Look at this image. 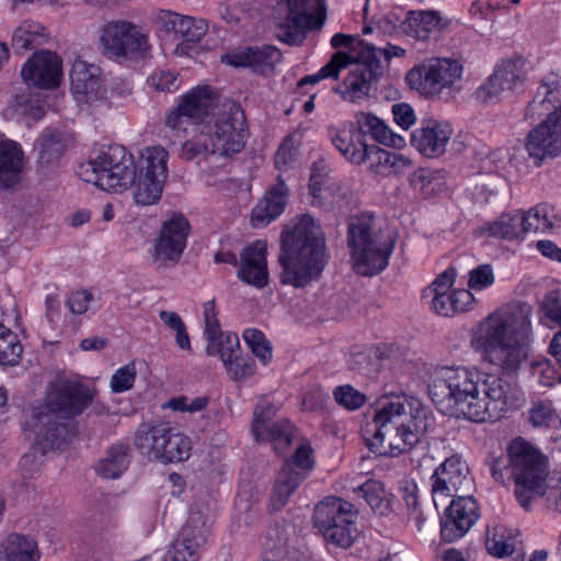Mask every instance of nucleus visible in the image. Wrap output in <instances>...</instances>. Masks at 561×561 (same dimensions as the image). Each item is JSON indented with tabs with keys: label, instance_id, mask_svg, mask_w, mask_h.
I'll return each instance as SVG.
<instances>
[{
	"label": "nucleus",
	"instance_id": "obj_52",
	"mask_svg": "<svg viewBox=\"0 0 561 561\" xmlns=\"http://www.w3.org/2000/svg\"><path fill=\"white\" fill-rule=\"evenodd\" d=\"M160 319L165 325L175 332L176 345L183 351H191V340L186 325L180 314L175 311H161Z\"/></svg>",
	"mask_w": 561,
	"mask_h": 561
},
{
	"label": "nucleus",
	"instance_id": "obj_35",
	"mask_svg": "<svg viewBox=\"0 0 561 561\" xmlns=\"http://www.w3.org/2000/svg\"><path fill=\"white\" fill-rule=\"evenodd\" d=\"M46 28L33 20L23 21L13 32L11 46L15 54L24 55L47 42Z\"/></svg>",
	"mask_w": 561,
	"mask_h": 561
},
{
	"label": "nucleus",
	"instance_id": "obj_2",
	"mask_svg": "<svg viewBox=\"0 0 561 561\" xmlns=\"http://www.w3.org/2000/svg\"><path fill=\"white\" fill-rule=\"evenodd\" d=\"M90 387L77 380L51 381L44 397L23 411L21 431L31 440L33 456L42 457L65 449L76 435L66 422L81 415L93 402Z\"/></svg>",
	"mask_w": 561,
	"mask_h": 561
},
{
	"label": "nucleus",
	"instance_id": "obj_28",
	"mask_svg": "<svg viewBox=\"0 0 561 561\" xmlns=\"http://www.w3.org/2000/svg\"><path fill=\"white\" fill-rule=\"evenodd\" d=\"M175 427L169 422L141 423L135 434V447L148 458L160 460V454L165 453Z\"/></svg>",
	"mask_w": 561,
	"mask_h": 561
},
{
	"label": "nucleus",
	"instance_id": "obj_6",
	"mask_svg": "<svg viewBox=\"0 0 561 561\" xmlns=\"http://www.w3.org/2000/svg\"><path fill=\"white\" fill-rule=\"evenodd\" d=\"M490 472L496 482H514L515 497L527 511L535 499L546 493V457L524 438L513 439L505 456L493 458Z\"/></svg>",
	"mask_w": 561,
	"mask_h": 561
},
{
	"label": "nucleus",
	"instance_id": "obj_17",
	"mask_svg": "<svg viewBox=\"0 0 561 561\" xmlns=\"http://www.w3.org/2000/svg\"><path fill=\"white\" fill-rule=\"evenodd\" d=\"M450 497L451 501L439 516L440 539L446 543L463 538L481 516L480 505L472 495Z\"/></svg>",
	"mask_w": 561,
	"mask_h": 561
},
{
	"label": "nucleus",
	"instance_id": "obj_1",
	"mask_svg": "<svg viewBox=\"0 0 561 561\" xmlns=\"http://www.w3.org/2000/svg\"><path fill=\"white\" fill-rule=\"evenodd\" d=\"M530 307L517 305L490 313L472 330L470 345L481 359L503 376L466 366L434 370L428 396L440 410L476 423L500 420L516 400L515 376L527 359L533 337Z\"/></svg>",
	"mask_w": 561,
	"mask_h": 561
},
{
	"label": "nucleus",
	"instance_id": "obj_57",
	"mask_svg": "<svg viewBox=\"0 0 561 561\" xmlns=\"http://www.w3.org/2000/svg\"><path fill=\"white\" fill-rule=\"evenodd\" d=\"M277 413V407L268 401H260L254 411L251 423L252 435H262V430L270 426Z\"/></svg>",
	"mask_w": 561,
	"mask_h": 561
},
{
	"label": "nucleus",
	"instance_id": "obj_37",
	"mask_svg": "<svg viewBox=\"0 0 561 561\" xmlns=\"http://www.w3.org/2000/svg\"><path fill=\"white\" fill-rule=\"evenodd\" d=\"M37 163L42 169H50L58 164L66 151V144L57 133L45 131L37 140Z\"/></svg>",
	"mask_w": 561,
	"mask_h": 561
},
{
	"label": "nucleus",
	"instance_id": "obj_4",
	"mask_svg": "<svg viewBox=\"0 0 561 561\" xmlns=\"http://www.w3.org/2000/svg\"><path fill=\"white\" fill-rule=\"evenodd\" d=\"M427 428L426 410H413L397 397L376 411L374 419L362 428V437L376 456L397 457L414 448Z\"/></svg>",
	"mask_w": 561,
	"mask_h": 561
},
{
	"label": "nucleus",
	"instance_id": "obj_8",
	"mask_svg": "<svg viewBox=\"0 0 561 561\" xmlns=\"http://www.w3.org/2000/svg\"><path fill=\"white\" fill-rule=\"evenodd\" d=\"M328 136L343 158L348 157L346 151L363 150L364 146L383 145L402 149L407 144L404 137L393 133L380 117L364 111L355 113L353 121L329 126Z\"/></svg>",
	"mask_w": 561,
	"mask_h": 561
},
{
	"label": "nucleus",
	"instance_id": "obj_42",
	"mask_svg": "<svg viewBox=\"0 0 561 561\" xmlns=\"http://www.w3.org/2000/svg\"><path fill=\"white\" fill-rule=\"evenodd\" d=\"M350 64L351 57L347 53L336 51L316 73L301 78L297 83V90L301 91L306 85H313L328 78L337 79L340 71L346 68Z\"/></svg>",
	"mask_w": 561,
	"mask_h": 561
},
{
	"label": "nucleus",
	"instance_id": "obj_31",
	"mask_svg": "<svg viewBox=\"0 0 561 561\" xmlns=\"http://www.w3.org/2000/svg\"><path fill=\"white\" fill-rule=\"evenodd\" d=\"M354 493L365 500L375 515L389 516L393 512L394 495L387 491L382 481L368 479L354 488Z\"/></svg>",
	"mask_w": 561,
	"mask_h": 561
},
{
	"label": "nucleus",
	"instance_id": "obj_11",
	"mask_svg": "<svg viewBox=\"0 0 561 561\" xmlns=\"http://www.w3.org/2000/svg\"><path fill=\"white\" fill-rule=\"evenodd\" d=\"M286 13L277 25V39L300 46L308 35L323 27L328 16L325 0H284Z\"/></svg>",
	"mask_w": 561,
	"mask_h": 561
},
{
	"label": "nucleus",
	"instance_id": "obj_34",
	"mask_svg": "<svg viewBox=\"0 0 561 561\" xmlns=\"http://www.w3.org/2000/svg\"><path fill=\"white\" fill-rule=\"evenodd\" d=\"M476 299L466 288H455L445 295L434 296L431 300L432 310L443 317H454L457 313L472 309Z\"/></svg>",
	"mask_w": 561,
	"mask_h": 561
},
{
	"label": "nucleus",
	"instance_id": "obj_45",
	"mask_svg": "<svg viewBox=\"0 0 561 561\" xmlns=\"http://www.w3.org/2000/svg\"><path fill=\"white\" fill-rule=\"evenodd\" d=\"M242 337L252 354L257 357L263 366H266L272 362V343L266 339L265 334L261 330L256 328L245 329L242 333Z\"/></svg>",
	"mask_w": 561,
	"mask_h": 561
},
{
	"label": "nucleus",
	"instance_id": "obj_24",
	"mask_svg": "<svg viewBox=\"0 0 561 561\" xmlns=\"http://www.w3.org/2000/svg\"><path fill=\"white\" fill-rule=\"evenodd\" d=\"M21 76L28 87L55 89L61 82V58L50 50L34 53L23 65Z\"/></svg>",
	"mask_w": 561,
	"mask_h": 561
},
{
	"label": "nucleus",
	"instance_id": "obj_18",
	"mask_svg": "<svg viewBox=\"0 0 561 561\" xmlns=\"http://www.w3.org/2000/svg\"><path fill=\"white\" fill-rule=\"evenodd\" d=\"M211 523L199 511H191L180 531V537L171 543L164 554V561H198V550L207 542Z\"/></svg>",
	"mask_w": 561,
	"mask_h": 561
},
{
	"label": "nucleus",
	"instance_id": "obj_5",
	"mask_svg": "<svg viewBox=\"0 0 561 561\" xmlns=\"http://www.w3.org/2000/svg\"><path fill=\"white\" fill-rule=\"evenodd\" d=\"M325 238L310 215H304L280 234V283L305 288L320 279L329 262Z\"/></svg>",
	"mask_w": 561,
	"mask_h": 561
},
{
	"label": "nucleus",
	"instance_id": "obj_58",
	"mask_svg": "<svg viewBox=\"0 0 561 561\" xmlns=\"http://www.w3.org/2000/svg\"><path fill=\"white\" fill-rule=\"evenodd\" d=\"M137 371L134 363L119 367L110 381L112 392L122 393L130 390L136 381Z\"/></svg>",
	"mask_w": 561,
	"mask_h": 561
},
{
	"label": "nucleus",
	"instance_id": "obj_12",
	"mask_svg": "<svg viewBox=\"0 0 561 561\" xmlns=\"http://www.w3.org/2000/svg\"><path fill=\"white\" fill-rule=\"evenodd\" d=\"M217 100V92L208 84L191 88L165 113L164 127L175 135L185 134L190 125L198 126L209 117Z\"/></svg>",
	"mask_w": 561,
	"mask_h": 561
},
{
	"label": "nucleus",
	"instance_id": "obj_44",
	"mask_svg": "<svg viewBox=\"0 0 561 561\" xmlns=\"http://www.w3.org/2000/svg\"><path fill=\"white\" fill-rule=\"evenodd\" d=\"M529 422L535 427L549 430L561 428V416L557 412L551 400H538L529 410Z\"/></svg>",
	"mask_w": 561,
	"mask_h": 561
},
{
	"label": "nucleus",
	"instance_id": "obj_43",
	"mask_svg": "<svg viewBox=\"0 0 561 561\" xmlns=\"http://www.w3.org/2000/svg\"><path fill=\"white\" fill-rule=\"evenodd\" d=\"M519 218L525 236L529 232L545 233L553 227L550 210L546 204H538L527 211L519 210Z\"/></svg>",
	"mask_w": 561,
	"mask_h": 561
},
{
	"label": "nucleus",
	"instance_id": "obj_20",
	"mask_svg": "<svg viewBox=\"0 0 561 561\" xmlns=\"http://www.w3.org/2000/svg\"><path fill=\"white\" fill-rule=\"evenodd\" d=\"M191 224L181 213H174L160 227L153 244L152 259L154 263H178L187 245Z\"/></svg>",
	"mask_w": 561,
	"mask_h": 561
},
{
	"label": "nucleus",
	"instance_id": "obj_33",
	"mask_svg": "<svg viewBox=\"0 0 561 561\" xmlns=\"http://www.w3.org/2000/svg\"><path fill=\"white\" fill-rule=\"evenodd\" d=\"M37 542L21 534H10L0 545V561H39Z\"/></svg>",
	"mask_w": 561,
	"mask_h": 561
},
{
	"label": "nucleus",
	"instance_id": "obj_16",
	"mask_svg": "<svg viewBox=\"0 0 561 561\" xmlns=\"http://www.w3.org/2000/svg\"><path fill=\"white\" fill-rule=\"evenodd\" d=\"M382 51L371 44H363L356 64L342 82L343 99L357 102L369 95L374 85L380 80L383 69Z\"/></svg>",
	"mask_w": 561,
	"mask_h": 561
},
{
	"label": "nucleus",
	"instance_id": "obj_50",
	"mask_svg": "<svg viewBox=\"0 0 561 561\" xmlns=\"http://www.w3.org/2000/svg\"><path fill=\"white\" fill-rule=\"evenodd\" d=\"M399 494L405 505L409 517L420 522L423 512L421 507L420 489L415 480L404 479L400 481Z\"/></svg>",
	"mask_w": 561,
	"mask_h": 561
},
{
	"label": "nucleus",
	"instance_id": "obj_7",
	"mask_svg": "<svg viewBox=\"0 0 561 561\" xmlns=\"http://www.w3.org/2000/svg\"><path fill=\"white\" fill-rule=\"evenodd\" d=\"M346 239L353 270L358 275L375 276L389 266L396 238L377 226L374 213L363 211L352 217Z\"/></svg>",
	"mask_w": 561,
	"mask_h": 561
},
{
	"label": "nucleus",
	"instance_id": "obj_53",
	"mask_svg": "<svg viewBox=\"0 0 561 561\" xmlns=\"http://www.w3.org/2000/svg\"><path fill=\"white\" fill-rule=\"evenodd\" d=\"M336 403L348 411L362 408L366 402V396L351 385L337 386L333 390Z\"/></svg>",
	"mask_w": 561,
	"mask_h": 561
},
{
	"label": "nucleus",
	"instance_id": "obj_59",
	"mask_svg": "<svg viewBox=\"0 0 561 561\" xmlns=\"http://www.w3.org/2000/svg\"><path fill=\"white\" fill-rule=\"evenodd\" d=\"M329 168L324 159L314 161L310 169L308 188L313 198L320 197V194L327 184Z\"/></svg>",
	"mask_w": 561,
	"mask_h": 561
},
{
	"label": "nucleus",
	"instance_id": "obj_51",
	"mask_svg": "<svg viewBox=\"0 0 561 561\" xmlns=\"http://www.w3.org/2000/svg\"><path fill=\"white\" fill-rule=\"evenodd\" d=\"M229 377L234 381H243L255 374L256 365L250 355H236L225 365Z\"/></svg>",
	"mask_w": 561,
	"mask_h": 561
},
{
	"label": "nucleus",
	"instance_id": "obj_56",
	"mask_svg": "<svg viewBox=\"0 0 561 561\" xmlns=\"http://www.w3.org/2000/svg\"><path fill=\"white\" fill-rule=\"evenodd\" d=\"M561 98V80L556 73H549L542 80L537 89L535 101L539 103L553 104L559 102Z\"/></svg>",
	"mask_w": 561,
	"mask_h": 561
},
{
	"label": "nucleus",
	"instance_id": "obj_3",
	"mask_svg": "<svg viewBox=\"0 0 561 561\" xmlns=\"http://www.w3.org/2000/svg\"><path fill=\"white\" fill-rule=\"evenodd\" d=\"M168 159L163 147L148 148L145 167L137 176L134 156L126 147L114 144L80 163L77 174L82 181L106 192H122L135 184V202L152 205L161 198L168 176Z\"/></svg>",
	"mask_w": 561,
	"mask_h": 561
},
{
	"label": "nucleus",
	"instance_id": "obj_55",
	"mask_svg": "<svg viewBox=\"0 0 561 561\" xmlns=\"http://www.w3.org/2000/svg\"><path fill=\"white\" fill-rule=\"evenodd\" d=\"M207 32V23L203 19H195L183 15L181 26L179 28L178 39L184 43H198Z\"/></svg>",
	"mask_w": 561,
	"mask_h": 561
},
{
	"label": "nucleus",
	"instance_id": "obj_62",
	"mask_svg": "<svg viewBox=\"0 0 561 561\" xmlns=\"http://www.w3.org/2000/svg\"><path fill=\"white\" fill-rule=\"evenodd\" d=\"M298 148L295 146L293 136H286L278 146L274 163L277 170H287L296 159Z\"/></svg>",
	"mask_w": 561,
	"mask_h": 561
},
{
	"label": "nucleus",
	"instance_id": "obj_9",
	"mask_svg": "<svg viewBox=\"0 0 561 561\" xmlns=\"http://www.w3.org/2000/svg\"><path fill=\"white\" fill-rule=\"evenodd\" d=\"M358 511L337 496H327L314 507L313 524L324 539L336 547L348 548L358 535Z\"/></svg>",
	"mask_w": 561,
	"mask_h": 561
},
{
	"label": "nucleus",
	"instance_id": "obj_30",
	"mask_svg": "<svg viewBox=\"0 0 561 561\" xmlns=\"http://www.w3.org/2000/svg\"><path fill=\"white\" fill-rule=\"evenodd\" d=\"M24 156L22 147L14 140L0 141V187L12 188L22 176Z\"/></svg>",
	"mask_w": 561,
	"mask_h": 561
},
{
	"label": "nucleus",
	"instance_id": "obj_36",
	"mask_svg": "<svg viewBox=\"0 0 561 561\" xmlns=\"http://www.w3.org/2000/svg\"><path fill=\"white\" fill-rule=\"evenodd\" d=\"M295 425L287 419L278 420L262 430V435H253L256 443L270 444L277 455L286 451L293 444Z\"/></svg>",
	"mask_w": 561,
	"mask_h": 561
},
{
	"label": "nucleus",
	"instance_id": "obj_22",
	"mask_svg": "<svg viewBox=\"0 0 561 561\" xmlns=\"http://www.w3.org/2000/svg\"><path fill=\"white\" fill-rule=\"evenodd\" d=\"M362 149L346 151L348 157L344 159L355 165L366 164L369 172L380 178L399 175L412 165L409 157L388 151L379 146H364Z\"/></svg>",
	"mask_w": 561,
	"mask_h": 561
},
{
	"label": "nucleus",
	"instance_id": "obj_64",
	"mask_svg": "<svg viewBox=\"0 0 561 561\" xmlns=\"http://www.w3.org/2000/svg\"><path fill=\"white\" fill-rule=\"evenodd\" d=\"M93 299L94 297L90 290L79 289L69 295L66 305L72 314L81 316L89 310Z\"/></svg>",
	"mask_w": 561,
	"mask_h": 561
},
{
	"label": "nucleus",
	"instance_id": "obj_29",
	"mask_svg": "<svg viewBox=\"0 0 561 561\" xmlns=\"http://www.w3.org/2000/svg\"><path fill=\"white\" fill-rule=\"evenodd\" d=\"M288 187L282 176L271 186L251 211V225L265 227L279 217L287 204Z\"/></svg>",
	"mask_w": 561,
	"mask_h": 561
},
{
	"label": "nucleus",
	"instance_id": "obj_54",
	"mask_svg": "<svg viewBox=\"0 0 561 561\" xmlns=\"http://www.w3.org/2000/svg\"><path fill=\"white\" fill-rule=\"evenodd\" d=\"M458 272L453 265H449L444 272L438 274L432 284L423 290L422 298L445 295L450 293L453 289Z\"/></svg>",
	"mask_w": 561,
	"mask_h": 561
},
{
	"label": "nucleus",
	"instance_id": "obj_61",
	"mask_svg": "<svg viewBox=\"0 0 561 561\" xmlns=\"http://www.w3.org/2000/svg\"><path fill=\"white\" fill-rule=\"evenodd\" d=\"M495 282L493 268L490 264H480L469 272V290H484Z\"/></svg>",
	"mask_w": 561,
	"mask_h": 561
},
{
	"label": "nucleus",
	"instance_id": "obj_41",
	"mask_svg": "<svg viewBox=\"0 0 561 561\" xmlns=\"http://www.w3.org/2000/svg\"><path fill=\"white\" fill-rule=\"evenodd\" d=\"M410 184L425 197L442 192L445 188V171L431 168H419L410 176Z\"/></svg>",
	"mask_w": 561,
	"mask_h": 561
},
{
	"label": "nucleus",
	"instance_id": "obj_32",
	"mask_svg": "<svg viewBox=\"0 0 561 561\" xmlns=\"http://www.w3.org/2000/svg\"><path fill=\"white\" fill-rule=\"evenodd\" d=\"M479 233L505 241L525 240L519 210L503 213L495 220L485 221L479 227Z\"/></svg>",
	"mask_w": 561,
	"mask_h": 561
},
{
	"label": "nucleus",
	"instance_id": "obj_23",
	"mask_svg": "<svg viewBox=\"0 0 561 561\" xmlns=\"http://www.w3.org/2000/svg\"><path fill=\"white\" fill-rule=\"evenodd\" d=\"M283 58L273 45L248 46L222 55L221 61L234 68H248L256 76L271 77Z\"/></svg>",
	"mask_w": 561,
	"mask_h": 561
},
{
	"label": "nucleus",
	"instance_id": "obj_49",
	"mask_svg": "<svg viewBox=\"0 0 561 561\" xmlns=\"http://www.w3.org/2000/svg\"><path fill=\"white\" fill-rule=\"evenodd\" d=\"M191 451V438L175 428L168 449H165V453L160 454L159 461L162 463L182 462L188 459Z\"/></svg>",
	"mask_w": 561,
	"mask_h": 561
},
{
	"label": "nucleus",
	"instance_id": "obj_19",
	"mask_svg": "<svg viewBox=\"0 0 561 561\" xmlns=\"http://www.w3.org/2000/svg\"><path fill=\"white\" fill-rule=\"evenodd\" d=\"M525 149L540 167L545 159L556 158L561 153V110L554 107L543 121L533 127L526 136Z\"/></svg>",
	"mask_w": 561,
	"mask_h": 561
},
{
	"label": "nucleus",
	"instance_id": "obj_27",
	"mask_svg": "<svg viewBox=\"0 0 561 561\" xmlns=\"http://www.w3.org/2000/svg\"><path fill=\"white\" fill-rule=\"evenodd\" d=\"M513 59L503 60L493 73L476 90L474 99L481 103H492L499 100L505 91H515L524 83V78Z\"/></svg>",
	"mask_w": 561,
	"mask_h": 561
},
{
	"label": "nucleus",
	"instance_id": "obj_39",
	"mask_svg": "<svg viewBox=\"0 0 561 561\" xmlns=\"http://www.w3.org/2000/svg\"><path fill=\"white\" fill-rule=\"evenodd\" d=\"M94 67L85 61L73 62L70 70V85L75 94L89 96L100 89V78L93 73Z\"/></svg>",
	"mask_w": 561,
	"mask_h": 561
},
{
	"label": "nucleus",
	"instance_id": "obj_60",
	"mask_svg": "<svg viewBox=\"0 0 561 561\" xmlns=\"http://www.w3.org/2000/svg\"><path fill=\"white\" fill-rule=\"evenodd\" d=\"M148 81L157 90L161 92H175L181 87L179 73L171 70H157L152 72Z\"/></svg>",
	"mask_w": 561,
	"mask_h": 561
},
{
	"label": "nucleus",
	"instance_id": "obj_14",
	"mask_svg": "<svg viewBox=\"0 0 561 561\" xmlns=\"http://www.w3.org/2000/svg\"><path fill=\"white\" fill-rule=\"evenodd\" d=\"M312 454L311 445L308 442L302 443L296 448L294 455L284 461L270 499L268 511L271 513L283 508L290 495L312 471L314 468Z\"/></svg>",
	"mask_w": 561,
	"mask_h": 561
},
{
	"label": "nucleus",
	"instance_id": "obj_25",
	"mask_svg": "<svg viewBox=\"0 0 561 561\" xmlns=\"http://www.w3.org/2000/svg\"><path fill=\"white\" fill-rule=\"evenodd\" d=\"M451 135L453 128L448 122L426 118L411 133V145L424 158H438L446 152Z\"/></svg>",
	"mask_w": 561,
	"mask_h": 561
},
{
	"label": "nucleus",
	"instance_id": "obj_21",
	"mask_svg": "<svg viewBox=\"0 0 561 561\" xmlns=\"http://www.w3.org/2000/svg\"><path fill=\"white\" fill-rule=\"evenodd\" d=\"M431 492L433 502L438 508L437 497L447 499L459 495L461 490H468L471 483L469 467L462 457L454 454L446 458L432 473Z\"/></svg>",
	"mask_w": 561,
	"mask_h": 561
},
{
	"label": "nucleus",
	"instance_id": "obj_10",
	"mask_svg": "<svg viewBox=\"0 0 561 561\" xmlns=\"http://www.w3.org/2000/svg\"><path fill=\"white\" fill-rule=\"evenodd\" d=\"M462 65L451 58H437L427 64L414 66L407 73L409 85L430 100L450 98L457 89L455 84L462 75Z\"/></svg>",
	"mask_w": 561,
	"mask_h": 561
},
{
	"label": "nucleus",
	"instance_id": "obj_63",
	"mask_svg": "<svg viewBox=\"0 0 561 561\" xmlns=\"http://www.w3.org/2000/svg\"><path fill=\"white\" fill-rule=\"evenodd\" d=\"M209 153H214V151L209 150L206 141L201 137L187 139L181 145L180 157L186 161H199L202 158L207 157Z\"/></svg>",
	"mask_w": 561,
	"mask_h": 561
},
{
	"label": "nucleus",
	"instance_id": "obj_38",
	"mask_svg": "<svg viewBox=\"0 0 561 561\" xmlns=\"http://www.w3.org/2000/svg\"><path fill=\"white\" fill-rule=\"evenodd\" d=\"M128 446L117 444L108 448L107 455L95 467L96 473L104 479H117L127 469Z\"/></svg>",
	"mask_w": 561,
	"mask_h": 561
},
{
	"label": "nucleus",
	"instance_id": "obj_26",
	"mask_svg": "<svg viewBox=\"0 0 561 561\" xmlns=\"http://www.w3.org/2000/svg\"><path fill=\"white\" fill-rule=\"evenodd\" d=\"M237 276L242 283L256 289L267 286L268 268L265 242L256 240L241 250Z\"/></svg>",
	"mask_w": 561,
	"mask_h": 561
},
{
	"label": "nucleus",
	"instance_id": "obj_46",
	"mask_svg": "<svg viewBox=\"0 0 561 561\" xmlns=\"http://www.w3.org/2000/svg\"><path fill=\"white\" fill-rule=\"evenodd\" d=\"M23 352V346L18 335L9 328L4 327L0 332V364L3 366H14L19 364Z\"/></svg>",
	"mask_w": 561,
	"mask_h": 561
},
{
	"label": "nucleus",
	"instance_id": "obj_13",
	"mask_svg": "<svg viewBox=\"0 0 561 561\" xmlns=\"http://www.w3.org/2000/svg\"><path fill=\"white\" fill-rule=\"evenodd\" d=\"M210 135L221 154L231 157L242 151L249 138V125L240 103L227 101L221 105L214 115Z\"/></svg>",
	"mask_w": 561,
	"mask_h": 561
},
{
	"label": "nucleus",
	"instance_id": "obj_15",
	"mask_svg": "<svg viewBox=\"0 0 561 561\" xmlns=\"http://www.w3.org/2000/svg\"><path fill=\"white\" fill-rule=\"evenodd\" d=\"M100 42L106 54L125 60H140L150 49L148 35L128 21H111L101 31Z\"/></svg>",
	"mask_w": 561,
	"mask_h": 561
},
{
	"label": "nucleus",
	"instance_id": "obj_40",
	"mask_svg": "<svg viewBox=\"0 0 561 561\" xmlns=\"http://www.w3.org/2000/svg\"><path fill=\"white\" fill-rule=\"evenodd\" d=\"M10 107L15 116L25 121L27 125L38 122L45 115L43 101L28 91L16 93Z\"/></svg>",
	"mask_w": 561,
	"mask_h": 561
},
{
	"label": "nucleus",
	"instance_id": "obj_48",
	"mask_svg": "<svg viewBox=\"0 0 561 561\" xmlns=\"http://www.w3.org/2000/svg\"><path fill=\"white\" fill-rule=\"evenodd\" d=\"M440 21V15L436 11H410L408 18L410 28L419 38H426L430 33L439 26Z\"/></svg>",
	"mask_w": 561,
	"mask_h": 561
},
{
	"label": "nucleus",
	"instance_id": "obj_47",
	"mask_svg": "<svg viewBox=\"0 0 561 561\" xmlns=\"http://www.w3.org/2000/svg\"><path fill=\"white\" fill-rule=\"evenodd\" d=\"M239 347L240 341L238 334L226 332L207 343L206 353L210 356H219L225 365L237 355L236 351L239 350Z\"/></svg>",
	"mask_w": 561,
	"mask_h": 561
}]
</instances>
